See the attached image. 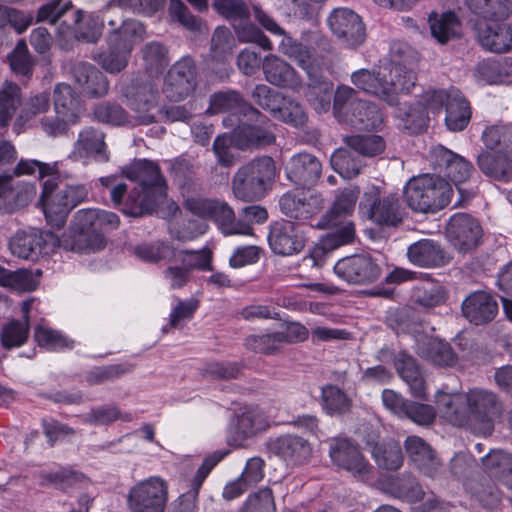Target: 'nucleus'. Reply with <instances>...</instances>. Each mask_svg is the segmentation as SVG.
I'll list each match as a JSON object with an SVG mask.
<instances>
[{
	"mask_svg": "<svg viewBox=\"0 0 512 512\" xmlns=\"http://www.w3.org/2000/svg\"><path fill=\"white\" fill-rule=\"evenodd\" d=\"M462 313L466 319L475 325L492 321L498 313V304L488 292L476 291L462 302Z\"/></svg>",
	"mask_w": 512,
	"mask_h": 512,
	"instance_id": "c756f323",
	"label": "nucleus"
},
{
	"mask_svg": "<svg viewBox=\"0 0 512 512\" xmlns=\"http://www.w3.org/2000/svg\"><path fill=\"white\" fill-rule=\"evenodd\" d=\"M439 416L448 423L488 436L494 430L501 405L492 391L473 388L465 394L438 391L435 396Z\"/></svg>",
	"mask_w": 512,
	"mask_h": 512,
	"instance_id": "f257e3e1",
	"label": "nucleus"
},
{
	"mask_svg": "<svg viewBox=\"0 0 512 512\" xmlns=\"http://www.w3.org/2000/svg\"><path fill=\"white\" fill-rule=\"evenodd\" d=\"M54 111L57 115L68 117L70 121L77 122L79 113V99L74 89L66 84H57L53 92Z\"/></svg>",
	"mask_w": 512,
	"mask_h": 512,
	"instance_id": "37998d69",
	"label": "nucleus"
},
{
	"mask_svg": "<svg viewBox=\"0 0 512 512\" xmlns=\"http://www.w3.org/2000/svg\"><path fill=\"white\" fill-rule=\"evenodd\" d=\"M221 459L222 456L216 454L204 459L193 479L192 490L181 495L177 501H175L172 512H197L196 503L199 489L211 470L220 462Z\"/></svg>",
	"mask_w": 512,
	"mask_h": 512,
	"instance_id": "c9c22d12",
	"label": "nucleus"
},
{
	"mask_svg": "<svg viewBox=\"0 0 512 512\" xmlns=\"http://www.w3.org/2000/svg\"><path fill=\"white\" fill-rule=\"evenodd\" d=\"M29 325L19 320H12L2 328L0 335L1 345L5 349L22 346L28 339Z\"/></svg>",
	"mask_w": 512,
	"mask_h": 512,
	"instance_id": "680f3d73",
	"label": "nucleus"
},
{
	"mask_svg": "<svg viewBox=\"0 0 512 512\" xmlns=\"http://www.w3.org/2000/svg\"><path fill=\"white\" fill-rule=\"evenodd\" d=\"M0 286L15 291H32L37 286V280L28 270L9 271L0 266Z\"/></svg>",
	"mask_w": 512,
	"mask_h": 512,
	"instance_id": "5fc2aeb1",
	"label": "nucleus"
},
{
	"mask_svg": "<svg viewBox=\"0 0 512 512\" xmlns=\"http://www.w3.org/2000/svg\"><path fill=\"white\" fill-rule=\"evenodd\" d=\"M196 79L195 62L190 57H183L168 70L164 77L162 92L169 101H182L196 89Z\"/></svg>",
	"mask_w": 512,
	"mask_h": 512,
	"instance_id": "6ab92c4d",
	"label": "nucleus"
},
{
	"mask_svg": "<svg viewBox=\"0 0 512 512\" xmlns=\"http://www.w3.org/2000/svg\"><path fill=\"white\" fill-rule=\"evenodd\" d=\"M409 460L423 474L434 477L440 467V462L434 455L430 445L422 438L412 435L404 442Z\"/></svg>",
	"mask_w": 512,
	"mask_h": 512,
	"instance_id": "473e14b6",
	"label": "nucleus"
},
{
	"mask_svg": "<svg viewBox=\"0 0 512 512\" xmlns=\"http://www.w3.org/2000/svg\"><path fill=\"white\" fill-rule=\"evenodd\" d=\"M62 237L36 228L18 231L9 241L11 253L22 259H35L40 254H48L54 247H62Z\"/></svg>",
	"mask_w": 512,
	"mask_h": 512,
	"instance_id": "a211bd4d",
	"label": "nucleus"
},
{
	"mask_svg": "<svg viewBox=\"0 0 512 512\" xmlns=\"http://www.w3.org/2000/svg\"><path fill=\"white\" fill-rule=\"evenodd\" d=\"M34 338L40 347L48 351H63L74 347L73 340L44 324L35 327Z\"/></svg>",
	"mask_w": 512,
	"mask_h": 512,
	"instance_id": "3c124183",
	"label": "nucleus"
},
{
	"mask_svg": "<svg viewBox=\"0 0 512 512\" xmlns=\"http://www.w3.org/2000/svg\"><path fill=\"white\" fill-rule=\"evenodd\" d=\"M50 106L49 94L43 92L30 96L23 103L22 109L14 123V129L20 132L26 124L38 115L47 113Z\"/></svg>",
	"mask_w": 512,
	"mask_h": 512,
	"instance_id": "c03bdc74",
	"label": "nucleus"
},
{
	"mask_svg": "<svg viewBox=\"0 0 512 512\" xmlns=\"http://www.w3.org/2000/svg\"><path fill=\"white\" fill-rule=\"evenodd\" d=\"M141 58L148 72H161L170 62L169 49L159 41H150L141 48Z\"/></svg>",
	"mask_w": 512,
	"mask_h": 512,
	"instance_id": "de8ad7c7",
	"label": "nucleus"
},
{
	"mask_svg": "<svg viewBox=\"0 0 512 512\" xmlns=\"http://www.w3.org/2000/svg\"><path fill=\"white\" fill-rule=\"evenodd\" d=\"M305 242L304 233L298 224L282 220L270 226L268 243L277 255H296L303 250Z\"/></svg>",
	"mask_w": 512,
	"mask_h": 512,
	"instance_id": "aec40b11",
	"label": "nucleus"
},
{
	"mask_svg": "<svg viewBox=\"0 0 512 512\" xmlns=\"http://www.w3.org/2000/svg\"><path fill=\"white\" fill-rule=\"evenodd\" d=\"M236 46L235 38L225 26H218L211 38V55L216 60H224L233 52Z\"/></svg>",
	"mask_w": 512,
	"mask_h": 512,
	"instance_id": "0e129e2a",
	"label": "nucleus"
},
{
	"mask_svg": "<svg viewBox=\"0 0 512 512\" xmlns=\"http://www.w3.org/2000/svg\"><path fill=\"white\" fill-rule=\"evenodd\" d=\"M334 272L347 283L367 284L379 278L381 269L370 256L353 255L340 259L334 265Z\"/></svg>",
	"mask_w": 512,
	"mask_h": 512,
	"instance_id": "412c9836",
	"label": "nucleus"
},
{
	"mask_svg": "<svg viewBox=\"0 0 512 512\" xmlns=\"http://www.w3.org/2000/svg\"><path fill=\"white\" fill-rule=\"evenodd\" d=\"M240 512H276L272 490L265 487L251 494Z\"/></svg>",
	"mask_w": 512,
	"mask_h": 512,
	"instance_id": "774afa93",
	"label": "nucleus"
},
{
	"mask_svg": "<svg viewBox=\"0 0 512 512\" xmlns=\"http://www.w3.org/2000/svg\"><path fill=\"white\" fill-rule=\"evenodd\" d=\"M15 162H0V213L12 214L25 208L35 197L36 187L33 184L18 182L11 184L15 174Z\"/></svg>",
	"mask_w": 512,
	"mask_h": 512,
	"instance_id": "4468645a",
	"label": "nucleus"
},
{
	"mask_svg": "<svg viewBox=\"0 0 512 512\" xmlns=\"http://www.w3.org/2000/svg\"><path fill=\"white\" fill-rule=\"evenodd\" d=\"M360 195L358 187H349L339 190L332 206L322 215L317 222L319 229L333 228L339 223V219L351 215Z\"/></svg>",
	"mask_w": 512,
	"mask_h": 512,
	"instance_id": "7c9ffc66",
	"label": "nucleus"
},
{
	"mask_svg": "<svg viewBox=\"0 0 512 512\" xmlns=\"http://www.w3.org/2000/svg\"><path fill=\"white\" fill-rule=\"evenodd\" d=\"M344 142L346 146L363 157H375L385 149V142L378 135L347 136Z\"/></svg>",
	"mask_w": 512,
	"mask_h": 512,
	"instance_id": "6e6d98bb",
	"label": "nucleus"
},
{
	"mask_svg": "<svg viewBox=\"0 0 512 512\" xmlns=\"http://www.w3.org/2000/svg\"><path fill=\"white\" fill-rule=\"evenodd\" d=\"M206 112L208 114H228L223 118V125L225 127L241 125V116L249 122H260V119L264 118L260 111L245 101L236 91L213 94Z\"/></svg>",
	"mask_w": 512,
	"mask_h": 512,
	"instance_id": "2eb2a0df",
	"label": "nucleus"
},
{
	"mask_svg": "<svg viewBox=\"0 0 512 512\" xmlns=\"http://www.w3.org/2000/svg\"><path fill=\"white\" fill-rule=\"evenodd\" d=\"M123 173L137 183L127 197L124 214L137 217L151 213L165 201L167 187L156 162H131Z\"/></svg>",
	"mask_w": 512,
	"mask_h": 512,
	"instance_id": "20e7f679",
	"label": "nucleus"
},
{
	"mask_svg": "<svg viewBox=\"0 0 512 512\" xmlns=\"http://www.w3.org/2000/svg\"><path fill=\"white\" fill-rule=\"evenodd\" d=\"M469 10L486 23L505 22L512 15V0H466Z\"/></svg>",
	"mask_w": 512,
	"mask_h": 512,
	"instance_id": "4c0bfd02",
	"label": "nucleus"
},
{
	"mask_svg": "<svg viewBox=\"0 0 512 512\" xmlns=\"http://www.w3.org/2000/svg\"><path fill=\"white\" fill-rule=\"evenodd\" d=\"M269 449L289 467H300L307 464L313 454L312 444L307 439L295 434H285L271 440Z\"/></svg>",
	"mask_w": 512,
	"mask_h": 512,
	"instance_id": "5701e85b",
	"label": "nucleus"
},
{
	"mask_svg": "<svg viewBox=\"0 0 512 512\" xmlns=\"http://www.w3.org/2000/svg\"><path fill=\"white\" fill-rule=\"evenodd\" d=\"M372 456L377 465L385 470H397L403 463L401 447L394 440L377 443L372 449Z\"/></svg>",
	"mask_w": 512,
	"mask_h": 512,
	"instance_id": "a18cd8bd",
	"label": "nucleus"
},
{
	"mask_svg": "<svg viewBox=\"0 0 512 512\" xmlns=\"http://www.w3.org/2000/svg\"><path fill=\"white\" fill-rule=\"evenodd\" d=\"M130 56L124 48L108 45L107 50L95 54L93 59L107 73L118 74L128 66Z\"/></svg>",
	"mask_w": 512,
	"mask_h": 512,
	"instance_id": "09e8293b",
	"label": "nucleus"
},
{
	"mask_svg": "<svg viewBox=\"0 0 512 512\" xmlns=\"http://www.w3.org/2000/svg\"><path fill=\"white\" fill-rule=\"evenodd\" d=\"M407 256L412 264L419 267H435L443 262L442 250L429 239L420 240L410 245Z\"/></svg>",
	"mask_w": 512,
	"mask_h": 512,
	"instance_id": "ea45409f",
	"label": "nucleus"
},
{
	"mask_svg": "<svg viewBox=\"0 0 512 512\" xmlns=\"http://www.w3.org/2000/svg\"><path fill=\"white\" fill-rule=\"evenodd\" d=\"M172 261L182 264L190 273L194 269L212 270V252L207 247L200 250L176 251V256H172Z\"/></svg>",
	"mask_w": 512,
	"mask_h": 512,
	"instance_id": "864d4df0",
	"label": "nucleus"
},
{
	"mask_svg": "<svg viewBox=\"0 0 512 512\" xmlns=\"http://www.w3.org/2000/svg\"><path fill=\"white\" fill-rule=\"evenodd\" d=\"M476 39L480 46L492 53H507L512 49V25L501 23H479Z\"/></svg>",
	"mask_w": 512,
	"mask_h": 512,
	"instance_id": "a878e982",
	"label": "nucleus"
},
{
	"mask_svg": "<svg viewBox=\"0 0 512 512\" xmlns=\"http://www.w3.org/2000/svg\"><path fill=\"white\" fill-rule=\"evenodd\" d=\"M37 172L38 179L44 180L41 204L47 222L55 228H61L66 222L70 211L88 197V189L84 184H66L58 188L61 175L56 162H17L16 175H33Z\"/></svg>",
	"mask_w": 512,
	"mask_h": 512,
	"instance_id": "f03ea898",
	"label": "nucleus"
},
{
	"mask_svg": "<svg viewBox=\"0 0 512 512\" xmlns=\"http://www.w3.org/2000/svg\"><path fill=\"white\" fill-rule=\"evenodd\" d=\"M120 219L111 211L89 208L75 213L68 233L61 244L68 251L91 253L105 246L104 232L118 228Z\"/></svg>",
	"mask_w": 512,
	"mask_h": 512,
	"instance_id": "7ed1b4c3",
	"label": "nucleus"
},
{
	"mask_svg": "<svg viewBox=\"0 0 512 512\" xmlns=\"http://www.w3.org/2000/svg\"><path fill=\"white\" fill-rule=\"evenodd\" d=\"M244 345L255 353L272 355L280 350L282 343L276 331L270 334L249 335L245 338Z\"/></svg>",
	"mask_w": 512,
	"mask_h": 512,
	"instance_id": "338daca9",
	"label": "nucleus"
},
{
	"mask_svg": "<svg viewBox=\"0 0 512 512\" xmlns=\"http://www.w3.org/2000/svg\"><path fill=\"white\" fill-rule=\"evenodd\" d=\"M263 72L266 80L272 85L295 91L302 87V79L296 70L273 54L267 55L264 58Z\"/></svg>",
	"mask_w": 512,
	"mask_h": 512,
	"instance_id": "2f4dec72",
	"label": "nucleus"
},
{
	"mask_svg": "<svg viewBox=\"0 0 512 512\" xmlns=\"http://www.w3.org/2000/svg\"><path fill=\"white\" fill-rule=\"evenodd\" d=\"M322 406L327 414H342L349 411L351 400L337 386L327 385L322 388Z\"/></svg>",
	"mask_w": 512,
	"mask_h": 512,
	"instance_id": "bf43d9fd",
	"label": "nucleus"
},
{
	"mask_svg": "<svg viewBox=\"0 0 512 512\" xmlns=\"http://www.w3.org/2000/svg\"><path fill=\"white\" fill-rule=\"evenodd\" d=\"M398 117L402 128L411 134L424 132L430 121L429 112L425 111L418 102L400 109Z\"/></svg>",
	"mask_w": 512,
	"mask_h": 512,
	"instance_id": "8fccbe9b",
	"label": "nucleus"
},
{
	"mask_svg": "<svg viewBox=\"0 0 512 512\" xmlns=\"http://www.w3.org/2000/svg\"><path fill=\"white\" fill-rule=\"evenodd\" d=\"M22 103L20 86L12 81H5L0 87V127L8 126Z\"/></svg>",
	"mask_w": 512,
	"mask_h": 512,
	"instance_id": "a19ab883",
	"label": "nucleus"
},
{
	"mask_svg": "<svg viewBox=\"0 0 512 512\" xmlns=\"http://www.w3.org/2000/svg\"><path fill=\"white\" fill-rule=\"evenodd\" d=\"M447 238L459 252L476 248L482 237V228L472 216L457 213L450 217L446 229Z\"/></svg>",
	"mask_w": 512,
	"mask_h": 512,
	"instance_id": "4be33fe9",
	"label": "nucleus"
},
{
	"mask_svg": "<svg viewBox=\"0 0 512 512\" xmlns=\"http://www.w3.org/2000/svg\"><path fill=\"white\" fill-rule=\"evenodd\" d=\"M134 251L139 259L151 263L160 260L172 261V256H176V250L173 247L160 241L138 245Z\"/></svg>",
	"mask_w": 512,
	"mask_h": 512,
	"instance_id": "e2e57ef3",
	"label": "nucleus"
},
{
	"mask_svg": "<svg viewBox=\"0 0 512 512\" xmlns=\"http://www.w3.org/2000/svg\"><path fill=\"white\" fill-rule=\"evenodd\" d=\"M429 23L432 36L440 44H446L460 35L461 24L454 12L432 14L429 17Z\"/></svg>",
	"mask_w": 512,
	"mask_h": 512,
	"instance_id": "79ce46f5",
	"label": "nucleus"
},
{
	"mask_svg": "<svg viewBox=\"0 0 512 512\" xmlns=\"http://www.w3.org/2000/svg\"><path fill=\"white\" fill-rule=\"evenodd\" d=\"M270 418V413L262 407L244 408L236 418L234 438L236 444L241 445L244 440L265 432L270 427Z\"/></svg>",
	"mask_w": 512,
	"mask_h": 512,
	"instance_id": "cd10ccee",
	"label": "nucleus"
},
{
	"mask_svg": "<svg viewBox=\"0 0 512 512\" xmlns=\"http://www.w3.org/2000/svg\"><path fill=\"white\" fill-rule=\"evenodd\" d=\"M418 62L419 54L414 48L406 42L394 41L390 47V61L385 65L392 85L404 93L410 92L417 81L415 69Z\"/></svg>",
	"mask_w": 512,
	"mask_h": 512,
	"instance_id": "f8f14e48",
	"label": "nucleus"
},
{
	"mask_svg": "<svg viewBox=\"0 0 512 512\" xmlns=\"http://www.w3.org/2000/svg\"><path fill=\"white\" fill-rule=\"evenodd\" d=\"M351 80L359 89L376 95L390 105L396 103L395 95L397 93H404L392 85L385 66L380 67L376 74L367 69H360L351 75Z\"/></svg>",
	"mask_w": 512,
	"mask_h": 512,
	"instance_id": "b1692460",
	"label": "nucleus"
},
{
	"mask_svg": "<svg viewBox=\"0 0 512 512\" xmlns=\"http://www.w3.org/2000/svg\"><path fill=\"white\" fill-rule=\"evenodd\" d=\"M275 175V162H248L234 177V195L243 201L261 199L271 186Z\"/></svg>",
	"mask_w": 512,
	"mask_h": 512,
	"instance_id": "1a4fd4ad",
	"label": "nucleus"
},
{
	"mask_svg": "<svg viewBox=\"0 0 512 512\" xmlns=\"http://www.w3.org/2000/svg\"><path fill=\"white\" fill-rule=\"evenodd\" d=\"M108 25L112 27L108 35V45L122 47L132 53L135 45L144 40L146 29L136 19H123L121 16L107 17Z\"/></svg>",
	"mask_w": 512,
	"mask_h": 512,
	"instance_id": "393cba45",
	"label": "nucleus"
},
{
	"mask_svg": "<svg viewBox=\"0 0 512 512\" xmlns=\"http://www.w3.org/2000/svg\"><path fill=\"white\" fill-rule=\"evenodd\" d=\"M81 93L89 98H101L108 94V78L96 66L87 62L75 64L71 70Z\"/></svg>",
	"mask_w": 512,
	"mask_h": 512,
	"instance_id": "bb28decb",
	"label": "nucleus"
},
{
	"mask_svg": "<svg viewBox=\"0 0 512 512\" xmlns=\"http://www.w3.org/2000/svg\"><path fill=\"white\" fill-rule=\"evenodd\" d=\"M471 111L468 101L456 90L449 92L446 102L445 123L451 131H461L469 123Z\"/></svg>",
	"mask_w": 512,
	"mask_h": 512,
	"instance_id": "58836bf2",
	"label": "nucleus"
},
{
	"mask_svg": "<svg viewBox=\"0 0 512 512\" xmlns=\"http://www.w3.org/2000/svg\"><path fill=\"white\" fill-rule=\"evenodd\" d=\"M327 25L344 47L355 49L366 41V26L362 17L348 7L334 8L327 17Z\"/></svg>",
	"mask_w": 512,
	"mask_h": 512,
	"instance_id": "ddd939ff",
	"label": "nucleus"
},
{
	"mask_svg": "<svg viewBox=\"0 0 512 512\" xmlns=\"http://www.w3.org/2000/svg\"><path fill=\"white\" fill-rule=\"evenodd\" d=\"M308 82L305 90V97L318 113L326 112L330 109L333 94V83L325 78L317 70L309 72Z\"/></svg>",
	"mask_w": 512,
	"mask_h": 512,
	"instance_id": "f704fd0d",
	"label": "nucleus"
},
{
	"mask_svg": "<svg viewBox=\"0 0 512 512\" xmlns=\"http://www.w3.org/2000/svg\"><path fill=\"white\" fill-rule=\"evenodd\" d=\"M404 195L413 211L434 214L451 202L453 189L442 176L423 174L407 182Z\"/></svg>",
	"mask_w": 512,
	"mask_h": 512,
	"instance_id": "423d86ee",
	"label": "nucleus"
},
{
	"mask_svg": "<svg viewBox=\"0 0 512 512\" xmlns=\"http://www.w3.org/2000/svg\"><path fill=\"white\" fill-rule=\"evenodd\" d=\"M74 157L77 158H109L103 132L86 127L80 131L74 144Z\"/></svg>",
	"mask_w": 512,
	"mask_h": 512,
	"instance_id": "e433bc0d",
	"label": "nucleus"
},
{
	"mask_svg": "<svg viewBox=\"0 0 512 512\" xmlns=\"http://www.w3.org/2000/svg\"><path fill=\"white\" fill-rule=\"evenodd\" d=\"M395 368L402 380L408 385L411 395L414 398L425 400L427 398V387L415 359L404 352H400L395 358Z\"/></svg>",
	"mask_w": 512,
	"mask_h": 512,
	"instance_id": "72a5a7b5",
	"label": "nucleus"
},
{
	"mask_svg": "<svg viewBox=\"0 0 512 512\" xmlns=\"http://www.w3.org/2000/svg\"><path fill=\"white\" fill-rule=\"evenodd\" d=\"M412 299L420 306L433 308L445 302L446 294L441 285L426 282L414 288Z\"/></svg>",
	"mask_w": 512,
	"mask_h": 512,
	"instance_id": "13d9d810",
	"label": "nucleus"
},
{
	"mask_svg": "<svg viewBox=\"0 0 512 512\" xmlns=\"http://www.w3.org/2000/svg\"><path fill=\"white\" fill-rule=\"evenodd\" d=\"M274 140V135L268 130L243 124L237 125L230 135L217 136L213 143V150L219 160H229L236 156L237 150L264 147L273 143Z\"/></svg>",
	"mask_w": 512,
	"mask_h": 512,
	"instance_id": "9d476101",
	"label": "nucleus"
},
{
	"mask_svg": "<svg viewBox=\"0 0 512 512\" xmlns=\"http://www.w3.org/2000/svg\"><path fill=\"white\" fill-rule=\"evenodd\" d=\"M406 312L397 314V333L412 334L415 339V351L423 359L437 366H453L457 356L449 343L428 335L419 330L420 325L410 323L406 319Z\"/></svg>",
	"mask_w": 512,
	"mask_h": 512,
	"instance_id": "6e6552de",
	"label": "nucleus"
},
{
	"mask_svg": "<svg viewBox=\"0 0 512 512\" xmlns=\"http://www.w3.org/2000/svg\"><path fill=\"white\" fill-rule=\"evenodd\" d=\"M329 456L340 469L350 473L360 481L373 478V467L361 453L359 447L348 439L334 438L330 441Z\"/></svg>",
	"mask_w": 512,
	"mask_h": 512,
	"instance_id": "dca6fc26",
	"label": "nucleus"
},
{
	"mask_svg": "<svg viewBox=\"0 0 512 512\" xmlns=\"http://www.w3.org/2000/svg\"><path fill=\"white\" fill-rule=\"evenodd\" d=\"M280 51L290 59L296 61L307 75L309 72L319 70L312 63V54L310 49L290 36L284 35V38L280 43Z\"/></svg>",
	"mask_w": 512,
	"mask_h": 512,
	"instance_id": "603ef678",
	"label": "nucleus"
},
{
	"mask_svg": "<svg viewBox=\"0 0 512 512\" xmlns=\"http://www.w3.org/2000/svg\"><path fill=\"white\" fill-rule=\"evenodd\" d=\"M185 207L194 215L214 221L224 235H252L245 221H237L234 211L225 202L203 198H189Z\"/></svg>",
	"mask_w": 512,
	"mask_h": 512,
	"instance_id": "9b49d317",
	"label": "nucleus"
},
{
	"mask_svg": "<svg viewBox=\"0 0 512 512\" xmlns=\"http://www.w3.org/2000/svg\"><path fill=\"white\" fill-rule=\"evenodd\" d=\"M340 122L356 130H374L383 123V116L376 104L363 100H353L349 103Z\"/></svg>",
	"mask_w": 512,
	"mask_h": 512,
	"instance_id": "c85d7f7f",
	"label": "nucleus"
},
{
	"mask_svg": "<svg viewBox=\"0 0 512 512\" xmlns=\"http://www.w3.org/2000/svg\"><path fill=\"white\" fill-rule=\"evenodd\" d=\"M321 162H287V178L298 186L314 184L321 174Z\"/></svg>",
	"mask_w": 512,
	"mask_h": 512,
	"instance_id": "49530a36",
	"label": "nucleus"
},
{
	"mask_svg": "<svg viewBox=\"0 0 512 512\" xmlns=\"http://www.w3.org/2000/svg\"><path fill=\"white\" fill-rule=\"evenodd\" d=\"M482 464L496 477L512 474V456L503 450H491L482 458Z\"/></svg>",
	"mask_w": 512,
	"mask_h": 512,
	"instance_id": "69168bd1",
	"label": "nucleus"
},
{
	"mask_svg": "<svg viewBox=\"0 0 512 512\" xmlns=\"http://www.w3.org/2000/svg\"><path fill=\"white\" fill-rule=\"evenodd\" d=\"M251 98L262 109L269 111L273 116L281 104L285 103V96L271 89L265 84H259L251 92Z\"/></svg>",
	"mask_w": 512,
	"mask_h": 512,
	"instance_id": "052dcab7",
	"label": "nucleus"
},
{
	"mask_svg": "<svg viewBox=\"0 0 512 512\" xmlns=\"http://www.w3.org/2000/svg\"><path fill=\"white\" fill-rule=\"evenodd\" d=\"M120 97L134 113V120L140 125L156 122L154 110L158 105L159 90L150 76L130 75L122 77L116 85Z\"/></svg>",
	"mask_w": 512,
	"mask_h": 512,
	"instance_id": "39448f33",
	"label": "nucleus"
},
{
	"mask_svg": "<svg viewBox=\"0 0 512 512\" xmlns=\"http://www.w3.org/2000/svg\"><path fill=\"white\" fill-rule=\"evenodd\" d=\"M127 500L131 512H164L167 485L160 477H150L134 485Z\"/></svg>",
	"mask_w": 512,
	"mask_h": 512,
	"instance_id": "f3484780",
	"label": "nucleus"
},
{
	"mask_svg": "<svg viewBox=\"0 0 512 512\" xmlns=\"http://www.w3.org/2000/svg\"><path fill=\"white\" fill-rule=\"evenodd\" d=\"M94 118L105 124L122 126L130 123L127 111L118 103L104 101L95 106Z\"/></svg>",
	"mask_w": 512,
	"mask_h": 512,
	"instance_id": "4d7b16f0",
	"label": "nucleus"
},
{
	"mask_svg": "<svg viewBox=\"0 0 512 512\" xmlns=\"http://www.w3.org/2000/svg\"><path fill=\"white\" fill-rule=\"evenodd\" d=\"M359 214L380 227H397L404 219L405 209L397 193H382L380 187L372 186L363 194Z\"/></svg>",
	"mask_w": 512,
	"mask_h": 512,
	"instance_id": "0eeeda50",
	"label": "nucleus"
}]
</instances>
